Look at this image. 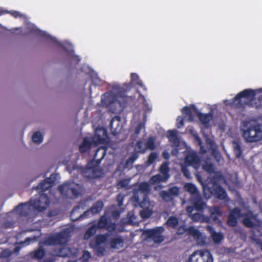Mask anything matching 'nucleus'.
I'll return each instance as SVG.
<instances>
[{"instance_id":"f257e3e1","label":"nucleus","mask_w":262,"mask_h":262,"mask_svg":"<svg viewBox=\"0 0 262 262\" xmlns=\"http://www.w3.org/2000/svg\"><path fill=\"white\" fill-rule=\"evenodd\" d=\"M256 93L252 89H245L233 98L232 106L238 112H243L246 107L259 108L262 107V95L255 98Z\"/></svg>"},{"instance_id":"f03ea898","label":"nucleus","mask_w":262,"mask_h":262,"mask_svg":"<svg viewBox=\"0 0 262 262\" xmlns=\"http://www.w3.org/2000/svg\"><path fill=\"white\" fill-rule=\"evenodd\" d=\"M69 237V234L66 231H62L50 236L46 238L43 242L39 243L37 249L30 253V256L39 261L46 255V251L43 248L44 245H64L67 243Z\"/></svg>"},{"instance_id":"7ed1b4c3","label":"nucleus","mask_w":262,"mask_h":262,"mask_svg":"<svg viewBox=\"0 0 262 262\" xmlns=\"http://www.w3.org/2000/svg\"><path fill=\"white\" fill-rule=\"evenodd\" d=\"M45 202L42 204L41 199L31 200L28 202L20 203L15 208V211L20 216H27L31 214L32 210L41 212L46 209L50 204L47 195L43 196Z\"/></svg>"},{"instance_id":"20e7f679","label":"nucleus","mask_w":262,"mask_h":262,"mask_svg":"<svg viewBox=\"0 0 262 262\" xmlns=\"http://www.w3.org/2000/svg\"><path fill=\"white\" fill-rule=\"evenodd\" d=\"M243 126V137L246 142L253 143L262 140V124L253 120L245 122Z\"/></svg>"},{"instance_id":"39448f33","label":"nucleus","mask_w":262,"mask_h":262,"mask_svg":"<svg viewBox=\"0 0 262 262\" xmlns=\"http://www.w3.org/2000/svg\"><path fill=\"white\" fill-rule=\"evenodd\" d=\"M182 113L188 117L189 121L192 122L194 119L193 112L195 113L200 121L204 125H208L210 121L212 118V115L211 113L203 114L200 112L196 106L192 104L190 106H185L183 108Z\"/></svg>"},{"instance_id":"423d86ee","label":"nucleus","mask_w":262,"mask_h":262,"mask_svg":"<svg viewBox=\"0 0 262 262\" xmlns=\"http://www.w3.org/2000/svg\"><path fill=\"white\" fill-rule=\"evenodd\" d=\"M79 184L74 182H68L58 186L61 195L66 198L77 197L79 195Z\"/></svg>"},{"instance_id":"0eeeda50","label":"nucleus","mask_w":262,"mask_h":262,"mask_svg":"<svg viewBox=\"0 0 262 262\" xmlns=\"http://www.w3.org/2000/svg\"><path fill=\"white\" fill-rule=\"evenodd\" d=\"M213 258L209 251L198 250L189 257L187 262H213Z\"/></svg>"},{"instance_id":"6e6552de","label":"nucleus","mask_w":262,"mask_h":262,"mask_svg":"<svg viewBox=\"0 0 262 262\" xmlns=\"http://www.w3.org/2000/svg\"><path fill=\"white\" fill-rule=\"evenodd\" d=\"M164 231L162 227H159L156 228L147 230L145 231V234L148 238L152 239L155 243H161L163 241V238L161 235Z\"/></svg>"},{"instance_id":"1a4fd4ad","label":"nucleus","mask_w":262,"mask_h":262,"mask_svg":"<svg viewBox=\"0 0 262 262\" xmlns=\"http://www.w3.org/2000/svg\"><path fill=\"white\" fill-rule=\"evenodd\" d=\"M96 225L98 229H105L109 232H112L116 230V224L111 221H108L105 215H102Z\"/></svg>"},{"instance_id":"9d476101","label":"nucleus","mask_w":262,"mask_h":262,"mask_svg":"<svg viewBox=\"0 0 262 262\" xmlns=\"http://www.w3.org/2000/svg\"><path fill=\"white\" fill-rule=\"evenodd\" d=\"M107 139H108V135L106 129L104 127H97L93 138L94 143L96 145L103 144Z\"/></svg>"},{"instance_id":"9b49d317","label":"nucleus","mask_w":262,"mask_h":262,"mask_svg":"<svg viewBox=\"0 0 262 262\" xmlns=\"http://www.w3.org/2000/svg\"><path fill=\"white\" fill-rule=\"evenodd\" d=\"M208 190L210 191L211 194H213L216 198L221 200L226 199L227 194V192L220 185L214 183L212 189L208 188Z\"/></svg>"},{"instance_id":"f8f14e48","label":"nucleus","mask_w":262,"mask_h":262,"mask_svg":"<svg viewBox=\"0 0 262 262\" xmlns=\"http://www.w3.org/2000/svg\"><path fill=\"white\" fill-rule=\"evenodd\" d=\"M81 175L88 179H94L99 177L100 169H95L94 168L80 167L79 169Z\"/></svg>"},{"instance_id":"ddd939ff","label":"nucleus","mask_w":262,"mask_h":262,"mask_svg":"<svg viewBox=\"0 0 262 262\" xmlns=\"http://www.w3.org/2000/svg\"><path fill=\"white\" fill-rule=\"evenodd\" d=\"M241 209L235 207L232 209L228 215L227 224L232 227H235L237 224V220L241 216Z\"/></svg>"},{"instance_id":"4468645a","label":"nucleus","mask_w":262,"mask_h":262,"mask_svg":"<svg viewBox=\"0 0 262 262\" xmlns=\"http://www.w3.org/2000/svg\"><path fill=\"white\" fill-rule=\"evenodd\" d=\"M122 127L121 124V119L119 116L113 117L110 123V128L112 135H117L120 132Z\"/></svg>"},{"instance_id":"2eb2a0df","label":"nucleus","mask_w":262,"mask_h":262,"mask_svg":"<svg viewBox=\"0 0 262 262\" xmlns=\"http://www.w3.org/2000/svg\"><path fill=\"white\" fill-rule=\"evenodd\" d=\"M103 206L104 204L103 202L101 200H99L93 205L89 210L85 211L81 215V217L82 218L88 217L89 214L90 213V211L93 214L98 213L102 210Z\"/></svg>"},{"instance_id":"dca6fc26","label":"nucleus","mask_w":262,"mask_h":262,"mask_svg":"<svg viewBox=\"0 0 262 262\" xmlns=\"http://www.w3.org/2000/svg\"><path fill=\"white\" fill-rule=\"evenodd\" d=\"M70 249L66 247L54 248L50 251V255L53 256L65 257L69 256Z\"/></svg>"},{"instance_id":"f3484780","label":"nucleus","mask_w":262,"mask_h":262,"mask_svg":"<svg viewBox=\"0 0 262 262\" xmlns=\"http://www.w3.org/2000/svg\"><path fill=\"white\" fill-rule=\"evenodd\" d=\"M124 239L120 235L112 237L109 242L110 248L113 249H119L123 247Z\"/></svg>"},{"instance_id":"a211bd4d","label":"nucleus","mask_w":262,"mask_h":262,"mask_svg":"<svg viewBox=\"0 0 262 262\" xmlns=\"http://www.w3.org/2000/svg\"><path fill=\"white\" fill-rule=\"evenodd\" d=\"M108 234H98L94 239L90 243V247H96L97 246L101 245V244L105 243L108 237Z\"/></svg>"},{"instance_id":"6ab92c4d","label":"nucleus","mask_w":262,"mask_h":262,"mask_svg":"<svg viewBox=\"0 0 262 262\" xmlns=\"http://www.w3.org/2000/svg\"><path fill=\"white\" fill-rule=\"evenodd\" d=\"M200 159L195 153H191L185 158V163L187 166H195L199 163Z\"/></svg>"},{"instance_id":"aec40b11","label":"nucleus","mask_w":262,"mask_h":262,"mask_svg":"<svg viewBox=\"0 0 262 262\" xmlns=\"http://www.w3.org/2000/svg\"><path fill=\"white\" fill-rule=\"evenodd\" d=\"M92 143V141L88 137H84L79 146V151L81 154L87 152L91 148Z\"/></svg>"},{"instance_id":"412c9836","label":"nucleus","mask_w":262,"mask_h":262,"mask_svg":"<svg viewBox=\"0 0 262 262\" xmlns=\"http://www.w3.org/2000/svg\"><path fill=\"white\" fill-rule=\"evenodd\" d=\"M53 186L52 184H50V182L45 179L36 187L35 189L41 192H45Z\"/></svg>"},{"instance_id":"4be33fe9","label":"nucleus","mask_w":262,"mask_h":262,"mask_svg":"<svg viewBox=\"0 0 262 262\" xmlns=\"http://www.w3.org/2000/svg\"><path fill=\"white\" fill-rule=\"evenodd\" d=\"M168 180L166 177L161 175L160 174H157L152 176L149 179V183L151 184H155L161 182H165Z\"/></svg>"},{"instance_id":"5701e85b","label":"nucleus","mask_w":262,"mask_h":262,"mask_svg":"<svg viewBox=\"0 0 262 262\" xmlns=\"http://www.w3.org/2000/svg\"><path fill=\"white\" fill-rule=\"evenodd\" d=\"M186 233L189 235H191L197 240H198L201 236V233L198 229L195 228L193 226H190L187 228Z\"/></svg>"},{"instance_id":"b1692460","label":"nucleus","mask_w":262,"mask_h":262,"mask_svg":"<svg viewBox=\"0 0 262 262\" xmlns=\"http://www.w3.org/2000/svg\"><path fill=\"white\" fill-rule=\"evenodd\" d=\"M98 228L96 227V224L92 225L85 231L83 238L85 239H89L91 237L94 236L97 232Z\"/></svg>"},{"instance_id":"393cba45","label":"nucleus","mask_w":262,"mask_h":262,"mask_svg":"<svg viewBox=\"0 0 262 262\" xmlns=\"http://www.w3.org/2000/svg\"><path fill=\"white\" fill-rule=\"evenodd\" d=\"M233 152L237 158L241 157L243 154V150L242 149L241 145L240 143L237 141H234L233 142Z\"/></svg>"},{"instance_id":"a878e982","label":"nucleus","mask_w":262,"mask_h":262,"mask_svg":"<svg viewBox=\"0 0 262 262\" xmlns=\"http://www.w3.org/2000/svg\"><path fill=\"white\" fill-rule=\"evenodd\" d=\"M159 171L167 179H169L170 175L169 174V168L168 166V163L165 162L163 163L159 168Z\"/></svg>"},{"instance_id":"bb28decb","label":"nucleus","mask_w":262,"mask_h":262,"mask_svg":"<svg viewBox=\"0 0 262 262\" xmlns=\"http://www.w3.org/2000/svg\"><path fill=\"white\" fill-rule=\"evenodd\" d=\"M159 194L163 200L166 202H171L174 200V198L168 190H162L160 192Z\"/></svg>"},{"instance_id":"cd10ccee","label":"nucleus","mask_w":262,"mask_h":262,"mask_svg":"<svg viewBox=\"0 0 262 262\" xmlns=\"http://www.w3.org/2000/svg\"><path fill=\"white\" fill-rule=\"evenodd\" d=\"M179 224V221L177 217L171 216H170L166 222L167 226L171 227L173 229L176 228Z\"/></svg>"},{"instance_id":"c85d7f7f","label":"nucleus","mask_w":262,"mask_h":262,"mask_svg":"<svg viewBox=\"0 0 262 262\" xmlns=\"http://www.w3.org/2000/svg\"><path fill=\"white\" fill-rule=\"evenodd\" d=\"M184 188L191 194H195L198 193V190L196 187L192 183H186L184 186Z\"/></svg>"},{"instance_id":"c756f323","label":"nucleus","mask_w":262,"mask_h":262,"mask_svg":"<svg viewBox=\"0 0 262 262\" xmlns=\"http://www.w3.org/2000/svg\"><path fill=\"white\" fill-rule=\"evenodd\" d=\"M146 148L154 150L156 147L155 145V138L152 136H150L148 138L147 142L145 144Z\"/></svg>"},{"instance_id":"7c9ffc66","label":"nucleus","mask_w":262,"mask_h":262,"mask_svg":"<svg viewBox=\"0 0 262 262\" xmlns=\"http://www.w3.org/2000/svg\"><path fill=\"white\" fill-rule=\"evenodd\" d=\"M33 142L36 144H40L43 140V136L39 131L35 132L32 137Z\"/></svg>"},{"instance_id":"2f4dec72","label":"nucleus","mask_w":262,"mask_h":262,"mask_svg":"<svg viewBox=\"0 0 262 262\" xmlns=\"http://www.w3.org/2000/svg\"><path fill=\"white\" fill-rule=\"evenodd\" d=\"M135 150L137 152L144 154L146 150V146H144L142 141H138L135 145Z\"/></svg>"},{"instance_id":"473e14b6","label":"nucleus","mask_w":262,"mask_h":262,"mask_svg":"<svg viewBox=\"0 0 262 262\" xmlns=\"http://www.w3.org/2000/svg\"><path fill=\"white\" fill-rule=\"evenodd\" d=\"M193 206L195 209L198 211H202L203 210L205 204L201 200V198H198L193 202Z\"/></svg>"},{"instance_id":"72a5a7b5","label":"nucleus","mask_w":262,"mask_h":262,"mask_svg":"<svg viewBox=\"0 0 262 262\" xmlns=\"http://www.w3.org/2000/svg\"><path fill=\"white\" fill-rule=\"evenodd\" d=\"M243 223L246 227L249 228H252L254 225L248 214H246L245 215V217L243 219Z\"/></svg>"},{"instance_id":"f704fd0d","label":"nucleus","mask_w":262,"mask_h":262,"mask_svg":"<svg viewBox=\"0 0 262 262\" xmlns=\"http://www.w3.org/2000/svg\"><path fill=\"white\" fill-rule=\"evenodd\" d=\"M130 80L133 83L139 85L141 87L143 86L142 81L140 80L139 77L137 74L134 73H131Z\"/></svg>"},{"instance_id":"c9c22d12","label":"nucleus","mask_w":262,"mask_h":262,"mask_svg":"<svg viewBox=\"0 0 262 262\" xmlns=\"http://www.w3.org/2000/svg\"><path fill=\"white\" fill-rule=\"evenodd\" d=\"M213 242L216 244H219L223 239L224 236L221 232H215L211 235Z\"/></svg>"},{"instance_id":"e433bc0d","label":"nucleus","mask_w":262,"mask_h":262,"mask_svg":"<svg viewBox=\"0 0 262 262\" xmlns=\"http://www.w3.org/2000/svg\"><path fill=\"white\" fill-rule=\"evenodd\" d=\"M99 163H100V160H95L94 159H93L92 160H90L87 163L85 167H89V168H94V169H99L98 165H99Z\"/></svg>"},{"instance_id":"4c0bfd02","label":"nucleus","mask_w":262,"mask_h":262,"mask_svg":"<svg viewBox=\"0 0 262 262\" xmlns=\"http://www.w3.org/2000/svg\"><path fill=\"white\" fill-rule=\"evenodd\" d=\"M91 247L95 250L97 256H102L104 255V253L105 251V249L104 247L99 245V246H97L96 247Z\"/></svg>"},{"instance_id":"58836bf2","label":"nucleus","mask_w":262,"mask_h":262,"mask_svg":"<svg viewBox=\"0 0 262 262\" xmlns=\"http://www.w3.org/2000/svg\"><path fill=\"white\" fill-rule=\"evenodd\" d=\"M189 133L194 138V139L198 142L199 144H202L201 139L199 136L198 135L196 131L194 130V128H193L192 127L190 128L189 129Z\"/></svg>"},{"instance_id":"ea45409f","label":"nucleus","mask_w":262,"mask_h":262,"mask_svg":"<svg viewBox=\"0 0 262 262\" xmlns=\"http://www.w3.org/2000/svg\"><path fill=\"white\" fill-rule=\"evenodd\" d=\"M168 191L174 199L180 194V189L177 186L171 187L168 189Z\"/></svg>"},{"instance_id":"a19ab883","label":"nucleus","mask_w":262,"mask_h":262,"mask_svg":"<svg viewBox=\"0 0 262 262\" xmlns=\"http://www.w3.org/2000/svg\"><path fill=\"white\" fill-rule=\"evenodd\" d=\"M158 157V154L156 152H151L148 157L147 163L148 165L152 164Z\"/></svg>"},{"instance_id":"79ce46f5","label":"nucleus","mask_w":262,"mask_h":262,"mask_svg":"<svg viewBox=\"0 0 262 262\" xmlns=\"http://www.w3.org/2000/svg\"><path fill=\"white\" fill-rule=\"evenodd\" d=\"M138 153L137 151L132 153L129 158L126 160V164H133L139 157Z\"/></svg>"},{"instance_id":"37998d69","label":"nucleus","mask_w":262,"mask_h":262,"mask_svg":"<svg viewBox=\"0 0 262 262\" xmlns=\"http://www.w3.org/2000/svg\"><path fill=\"white\" fill-rule=\"evenodd\" d=\"M139 189L143 192H147L149 191V185L147 182H143L140 184Z\"/></svg>"},{"instance_id":"c03bdc74","label":"nucleus","mask_w":262,"mask_h":262,"mask_svg":"<svg viewBox=\"0 0 262 262\" xmlns=\"http://www.w3.org/2000/svg\"><path fill=\"white\" fill-rule=\"evenodd\" d=\"M91 257V254L90 252L87 250H85L83 251L82 255L80 258L81 260L84 262H87L89 261V259Z\"/></svg>"},{"instance_id":"a18cd8bd","label":"nucleus","mask_w":262,"mask_h":262,"mask_svg":"<svg viewBox=\"0 0 262 262\" xmlns=\"http://www.w3.org/2000/svg\"><path fill=\"white\" fill-rule=\"evenodd\" d=\"M58 174L57 173H52L51 174L49 178H46L49 182H50V184L54 185L56 183V182L58 178Z\"/></svg>"},{"instance_id":"49530a36","label":"nucleus","mask_w":262,"mask_h":262,"mask_svg":"<svg viewBox=\"0 0 262 262\" xmlns=\"http://www.w3.org/2000/svg\"><path fill=\"white\" fill-rule=\"evenodd\" d=\"M128 181L127 179H123L120 180L117 183V186L118 188H122L124 187H126L128 185Z\"/></svg>"},{"instance_id":"de8ad7c7","label":"nucleus","mask_w":262,"mask_h":262,"mask_svg":"<svg viewBox=\"0 0 262 262\" xmlns=\"http://www.w3.org/2000/svg\"><path fill=\"white\" fill-rule=\"evenodd\" d=\"M182 171L184 177L188 179H191V173L187 167L183 166L182 168Z\"/></svg>"},{"instance_id":"09e8293b","label":"nucleus","mask_w":262,"mask_h":262,"mask_svg":"<svg viewBox=\"0 0 262 262\" xmlns=\"http://www.w3.org/2000/svg\"><path fill=\"white\" fill-rule=\"evenodd\" d=\"M202 216H203V215L199 213H195L193 214H191L190 215L191 219L194 222L200 221L202 219Z\"/></svg>"},{"instance_id":"8fccbe9b","label":"nucleus","mask_w":262,"mask_h":262,"mask_svg":"<svg viewBox=\"0 0 262 262\" xmlns=\"http://www.w3.org/2000/svg\"><path fill=\"white\" fill-rule=\"evenodd\" d=\"M36 239V237H27L25 241L24 242H22L20 243V244H23V245H28L30 244L31 242H32L33 241H34Z\"/></svg>"},{"instance_id":"3c124183","label":"nucleus","mask_w":262,"mask_h":262,"mask_svg":"<svg viewBox=\"0 0 262 262\" xmlns=\"http://www.w3.org/2000/svg\"><path fill=\"white\" fill-rule=\"evenodd\" d=\"M168 134L169 138H171V139H173L174 140H178V142H179L178 138H177V136L176 132L175 130H169L168 132Z\"/></svg>"},{"instance_id":"603ef678","label":"nucleus","mask_w":262,"mask_h":262,"mask_svg":"<svg viewBox=\"0 0 262 262\" xmlns=\"http://www.w3.org/2000/svg\"><path fill=\"white\" fill-rule=\"evenodd\" d=\"M214 214L218 215H222V211H221L219 207H215L213 208V210L212 212H211V216H213Z\"/></svg>"},{"instance_id":"864d4df0","label":"nucleus","mask_w":262,"mask_h":262,"mask_svg":"<svg viewBox=\"0 0 262 262\" xmlns=\"http://www.w3.org/2000/svg\"><path fill=\"white\" fill-rule=\"evenodd\" d=\"M177 126L178 128H181V127H182L183 125H184V120H183V119L181 117H179L178 118H177Z\"/></svg>"},{"instance_id":"5fc2aeb1","label":"nucleus","mask_w":262,"mask_h":262,"mask_svg":"<svg viewBox=\"0 0 262 262\" xmlns=\"http://www.w3.org/2000/svg\"><path fill=\"white\" fill-rule=\"evenodd\" d=\"M187 230V228L184 226H180L178 230V233L179 234H183L184 233H186V230Z\"/></svg>"},{"instance_id":"6e6d98bb","label":"nucleus","mask_w":262,"mask_h":262,"mask_svg":"<svg viewBox=\"0 0 262 262\" xmlns=\"http://www.w3.org/2000/svg\"><path fill=\"white\" fill-rule=\"evenodd\" d=\"M118 205L121 207L123 205V196L121 194H118L117 198Z\"/></svg>"},{"instance_id":"4d7b16f0","label":"nucleus","mask_w":262,"mask_h":262,"mask_svg":"<svg viewBox=\"0 0 262 262\" xmlns=\"http://www.w3.org/2000/svg\"><path fill=\"white\" fill-rule=\"evenodd\" d=\"M143 127V124L142 123H140L136 127L135 133L137 135L139 134Z\"/></svg>"},{"instance_id":"13d9d810","label":"nucleus","mask_w":262,"mask_h":262,"mask_svg":"<svg viewBox=\"0 0 262 262\" xmlns=\"http://www.w3.org/2000/svg\"><path fill=\"white\" fill-rule=\"evenodd\" d=\"M206 229L208 231V232L211 234V236L216 232L214 230V228L212 226H207Z\"/></svg>"},{"instance_id":"bf43d9fd","label":"nucleus","mask_w":262,"mask_h":262,"mask_svg":"<svg viewBox=\"0 0 262 262\" xmlns=\"http://www.w3.org/2000/svg\"><path fill=\"white\" fill-rule=\"evenodd\" d=\"M3 226L5 228H12L13 227V223L11 222H7L3 223Z\"/></svg>"},{"instance_id":"052dcab7","label":"nucleus","mask_w":262,"mask_h":262,"mask_svg":"<svg viewBox=\"0 0 262 262\" xmlns=\"http://www.w3.org/2000/svg\"><path fill=\"white\" fill-rule=\"evenodd\" d=\"M10 13L15 18L20 17L21 16V14L17 11H12L10 12Z\"/></svg>"},{"instance_id":"680f3d73","label":"nucleus","mask_w":262,"mask_h":262,"mask_svg":"<svg viewBox=\"0 0 262 262\" xmlns=\"http://www.w3.org/2000/svg\"><path fill=\"white\" fill-rule=\"evenodd\" d=\"M120 214V212L119 210H114L112 212V216L116 219L119 217Z\"/></svg>"},{"instance_id":"e2e57ef3","label":"nucleus","mask_w":262,"mask_h":262,"mask_svg":"<svg viewBox=\"0 0 262 262\" xmlns=\"http://www.w3.org/2000/svg\"><path fill=\"white\" fill-rule=\"evenodd\" d=\"M194 209H195L194 206H189L186 207V211L188 213L191 214L192 212L194 210Z\"/></svg>"},{"instance_id":"0e129e2a","label":"nucleus","mask_w":262,"mask_h":262,"mask_svg":"<svg viewBox=\"0 0 262 262\" xmlns=\"http://www.w3.org/2000/svg\"><path fill=\"white\" fill-rule=\"evenodd\" d=\"M141 215L143 217L148 218L150 216V214L147 211H142L141 212Z\"/></svg>"},{"instance_id":"69168bd1","label":"nucleus","mask_w":262,"mask_h":262,"mask_svg":"<svg viewBox=\"0 0 262 262\" xmlns=\"http://www.w3.org/2000/svg\"><path fill=\"white\" fill-rule=\"evenodd\" d=\"M162 156H163V158L166 160L169 159V158L170 157L169 153L166 151H164L163 152Z\"/></svg>"},{"instance_id":"338daca9","label":"nucleus","mask_w":262,"mask_h":262,"mask_svg":"<svg viewBox=\"0 0 262 262\" xmlns=\"http://www.w3.org/2000/svg\"><path fill=\"white\" fill-rule=\"evenodd\" d=\"M100 150H102V158H103L105 156V154H106V150H105L104 148H102L101 149H100V148H98V149H97V151H96V155H97V153H98V152H99Z\"/></svg>"},{"instance_id":"774afa93","label":"nucleus","mask_w":262,"mask_h":262,"mask_svg":"<svg viewBox=\"0 0 262 262\" xmlns=\"http://www.w3.org/2000/svg\"><path fill=\"white\" fill-rule=\"evenodd\" d=\"M211 217H212V220L214 222H219V223L220 222V220H219V219L216 216L213 215V216H211Z\"/></svg>"}]
</instances>
